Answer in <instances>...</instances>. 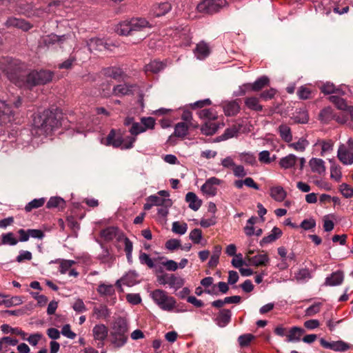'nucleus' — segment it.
<instances>
[{
    "mask_svg": "<svg viewBox=\"0 0 353 353\" xmlns=\"http://www.w3.org/2000/svg\"><path fill=\"white\" fill-rule=\"evenodd\" d=\"M53 76V72L46 70H32L26 76L22 75L18 70L8 71V77L10 81L17 86H26L29 88L48 83L52 81Z\"/></svg>",
    "mask_w": 353,
    "mask_h": 353,
    "instance_id": "1",
    "label": "nucleus"
},
{
    "mask_svg": "<svg viewBox=\"0 0 353 353\" xmlns=\"http://www.w3.org/2000/svg\"><path fill=\"white\" fill-rule=\"evenodd\" d=\"M65 123L66 120L63 118L61 110L58 108L46 110L34 119V125L46 134L65 125Z\"/></svg>",
    "mask_w": 353,
    "mask_h": 353,
    "instance_id": "2",
    "label": "nucleus"
},
{
    "mask_svg": "<svg viewBox=\"0 0 353 353\" xmlns=\"http://www.w3.org/2000/svg\"><path fill=\"white\" fill-rule=\"evenodd\" d=\"M129 327L127 320L121 316L116 318L110 325V341L115 348L125 345L128 339Z\"/></svg>",
    "mask_w": 353,
    "mask_h": 353,
    "instance_id": "3",
    "label": "nucleus"
},
{
    "mask_svg": "<svg viewBox=\"0 0 353 353\" xmlns=\"http://www.w3.org/2000/svg\"><path fill=\"white\" fill-rule=\"evenodd\" d=\"M150 296L162 310L171 312L176 306L175 299L168 296V293L161 289H157L151 292Z\"/></svg>",
    "mask_w": 353,
    "mask_h": 353,
    "instance_id": "4",
    "label": "nucleus"
},
{
    "mask_svg": "<svg viewBox=\"0 0 353 353\" xmlns=\"http://www.w3.org/2000/svg\"><path fill=\"white\" fill-rule=\"evenodd\" d=\"M149 23L143 18L132 19L130 21H123L117 27V32L120 35H132L134 32L140 31L148 26Z\"/></svg>",
    "mask_w": 353,
    "mask_h": 353,
    "instance_id": "5",
    "label": "nucleus"
},
{
    "mask_svg": "<svg viewBox=\"0 0 353 353\" xmlns=\"http://www.w3.org/2000/svg\"><path fill=\"white\" fill-rule=\"evenodd\" d=\"M227 4L226 0H203L198 4L197 9L201 13L213 14Z\"/></svg>",
    "mask_w": 353,
    "mask_h": 353,
    "instance_id": "6",
    "label": "nucleus"
},
{
    "mask_svg": "<svg viewBox=\"0 0 353 353\" xmlns=\"http://www.w3.org/2000/svg\"><path fill=\"white\" fill-rule=\"evenodd\" d=\"M157 281L161 285L168 284L170 287L177 289L181 288L184 284L183 279L181 277L167 273L157 275Z\"/></svg>",
    "mask_w": 353,
    "mask_h": 353,
    "instance_id": "7",
    "label": "nucleus"
},
{
    "mask_svg": "<svg viewBox=\"0 0 353 353\" xmlns=\"http://www.w3.org/2000/svg\"><path fill=\"white\" fill-rule=\"evenodd\" d=\"M319 342L323 348L331 350L335 352H344L351 347L350 344L341 340L336 341H327L325 339L321 338Z\"/></svg>",
    "mask_w": 353,
    "mask_h": 353,
    "instance_id": "8",
    "label": "nucleus"
},
{
    "mask_svg": "<svg viewBox=\"0 0 353 353\" xmlns=\"http://www.w3.org/2000/svg\"><path fill=\"white\" fill-rule=\"evenodd\" d=\"M138 90L137 84L123 83L113 86L114 96L119 97L134 94Z\"/></svg>",
    "mask_w": 353,
    "mask_h": 353,
    "instance_id": "9",
    "label": "nucleus"
},
{
    "mask_svg": "<svg viewBox=\"0 0 353 353\" xmlns=\"http://www.w3.org/2000/svg\"><path fill=\"white\" fill-rule=\"evenodd\" d=\"M221 183V180L216 177H211L206 180L205 183L201 186V191L203 194L210 196H214L217 192V186Z\"/></svg>",
    "mask_w": 353,
    "mask_h": 353,
    "instance_id": "10",
    "label": "nucleus"
},
{
    "mask_svg": "<svg viewBox=\"0 0 353 353\" xmlns=\"http://www.w3.org/2000/svg\"><path fill=\"white\" fill-rule=\"evenodd\" d=\"M14 120V112L11 107L5 101L0 100V125Z\"/></svg>",
    "mask_w": 353,
    "mask_h": 353,
    "instance_id": "11",
    "label": "nucleus"
},
{
    "mask_svg": "<svg viewBox=\"0 0 353 353\" xmlns=\"http://www.w3.org/2000/svg\"><path fill=\"white\" fill-rule=\"evenodd\" d=\"M337 157L345 165L353 163V152L347 150L343 144L339 148Z\"/></svg>",
    "mask_w": 353,
    "mask_h": 353,
    "instance_id": "12",
    "label": "nucleus"
},
{
    "mask_svg": "<svg viewBox=\"0 0 353 353\" xmlns=\"http://www.w3.org/2000/svg\"><path fill=\"white\" fill-rule=\"evenodd\" d=\"M6 26L8 28L15 27L26 31L29 30L32 28V26L26 20L15 17L8 19L6 22Z\"/></svg>",
    "mask_w": 353,
    "mask_h": 353,
    "instance_id": "13",
    "label": "nucleus"
},
{
    "mask_svg": "<svg viewBox=\"0 0 353 353\" xmlns=\"http://www.w3.org/2000/svg\"><path fill=\"white\" fill-rule=\"evenodd\" d=\"M232 313L228 309H221L219 312L215 321L219 327H225L231 321Z\"/></svg>",
    "mask_w": 353,
    "mask_h": 353,
    "instance_id": "14",
    "label": "nucleus"
},
{
    "mask_svg": "<svg viewBox=\"0 0 353 353\" xmlns=\"http://www.w3.org/2000/svg\"><path fill=\"white\" fill-rule=\"evenodd\" d=\"M89 50L92 51H104L108 49V44L103 41L102 39L99 38H92L90 39L87 43Z\"/></svg>",
    "mask_w": 353,
    "mask_h": 353,
    "instance_id": "15",
    "label": "nucleus"
},
{
    "mask_svg": "<svg viewBox=\"0 0 353 353\" xmlns=\"http://www.w3.org/2000/svg\"><path fill=\"white\" fill-rule=\"evenodd\" d=\"M245 259L249 262V264L256 267L266 266L270 261L267 254H259L254 256H246Z\"/></svg>",
    "mask_w": 353,
    "mask_h": 353,
    "instance_id": "16",
    "label": "nucleus"
},
{
    "mask_svg": "<svg viewBox=\"0 0 353 353\" xmlns=\"http://www.w3.org/2000/svg\"><path fill=\"white\" fill-rule=\"evenodd\" d=\"M108 334V329L104 324H97L92 329V335L95 340L103 342Z\"/></svg>",
    "mask_w": 353,
    "mask_h": 353,
    "instance_id": "17",
    "label": "nucleus"
},
{
    "mask_svg": "<svg viewBox=\"0 0 353 353\" xmlns=\"http://www.w3.org/2000/svg\"><path fill=\"white\" fill-rule=\"evenodd\" d=\"M194 52L197 59L202 60L208 57L211 51L207 43L201 41L196 45Z\"/></svg>",
    "mask_w": 353,
    "mask_h": 353,
    "instance_id": "18",
    "label": "nucleus"
},
{
    "mask_svg": "<svg viewBox=\"0 0 353 353\" xmlns=\"http://www.w3.org/2000/svg\"><path fill=\"white\" fill-rule=\"evenodd\" d=\"M65 39V35L60 37L54 34H51L43 37L40 41V44L49 48L57 43H62Z\"/></svg>",
    "mask_w": 353,
    "mask_h": 353,
    "instance_id": "19",
    "label": "nucleus"
},
{
    "mask_svg": "<svg viewBox=\"0 0 353 353\" xmlns=\"http://www.w3.org/2000/svg\"><path fill=\"white\" fill-rule=\"evenodd\" d=\"M171 4L168 2L157 3L153 5L152 12L155 17H161L171 10Z\"/></svg>",
    "mask_w": 353,
    "mask_h": 353,
    "instance_id": "20",
    "label": "nucleus"
},
{
    "mask_svg": "<svg viewBox=\"0 0 353 353\" xmlns=\"http://www.w3.org/2000/svg\"><path fill=\"white\" fill-rule=\"evenodd\" d=\"M309 165L313 172L319 174H323L325 172V162L321 159L312 158L309 161Z\"/></svg>",
    "mask_w": 353,
    "mask_h": 353,
    "instance_id": "21",
    "label": "nucleus"
},
{
    "mask_svg": "<svg viewBox=\"0 0 353 353\" xmlns=\"http://www.w3.org/2000/svg\"><path fill=\"white\" fill-rule=\"evenodd\" d=\"M305 333V330L294 326L289 331L285 341L287 342L299 341L301 336Z\"/></svg>",
    "mask_w": 353,
    "mask_h": 353,
    "instance_id": "22",
    "label": "nucleus"
},
{
    "mask_svg": "<svg viewBox=\"0 0 353 353\" xmlns=\"http://www.w3.org/2000/svg\"><path fill=\"white\" fill-rule=\"evenodd\" d=\"M282 235V231L277 227H274L272 233L263 237L260 241V245L263 247L265 245L271 243L278 239Z\"/></svg>",
    "mask_w": 353,
    "mask_h": 353,
    "instance_id": "23",
    "label": "nucleus"
},
{
    "mask_svg": "<svg viewBox=\"0 0 353 353\" xmlns=\"http://www.w3.org/2000/svg\"><path fill=\"white\" fill-rule=\"evenodd\" d=\"M103 74L107 77L119 80L124 75V72L120 68L117 67H108L103 70Z\"/></svg>",
    "mask_w": 353,
    "mask_h": 353,
    "instance_id": "24",
    "label": "nucleus"
},
{
    "mask_svg": "<svg viewBox=\"0 0 353 353\" xmlns=\"http://www.w3.org/2000/svg\"><path fill=\"white\" fill-rule=\"evenodd\" d=\"M123 144V139L120 135H117L116 131L112 130L106 138V145L119 148Z\"/></svg>",
    "mask_w": 353,
    "mask_h": 353,
    "instance_id": "25",
    "label": "nucleus"
},
{
    "mask_svg": "<svg viewBox=\"0 0 353 353\" xmlns=\"http://www.w3.org/2000/svg\"><path fill=\"white\" fill-rule=\"evenodd\" d=\"M329 99L338 109L345 111L350 115V109L353 106L348 105L345 99L335 95L330 96Z\"/></svg>",
    "mask_w": 353,
    "mask_h": 353,
    "instance_id": "26",
    "label": "nucleus"
},
{
    "mask_svg": "<svg viewBox=\"0 0 353 353\" xmlns=\"http://www.w3.org/2000/svg\"><path fill=\"white\" fill-rule=\"evenodd\" d=\"M291 119L296 123H306L309 120L307 111L304 108L297 109Z\"/></svg>",
    "mask_w": 353,
    "mask_h": 353,
    "instance_id": "27",
    "label": "nucleus"
},
{
    "mask_svg": "<svg viewBox=\"0 0 353 353\" xmlns=\"http://www.w3.org/2000/svg\"><path fill=\"white\" fill-rule=\"evenodd\" d=\"M185 201L189 203V208L194 211L198 210L201 205V201L192 192L187 193L185 195Z\"/></svg>",
    "mask_w": 353,
    "mask_h": 353,
    "instance_id": "28",
    "label": "nucleus"
},
{
    "mask_svg": "<svg viewBox=\"0 0 353 353\" xmlns=\"http://www.w3.org/2000/svg\"><path fill=\"white\" fill-rule=\"evenodd\" d=\"M270 84V79L266 76H262L257 79L252 85H248L252 89L253 92H259L263 90L264 88L268 86Z\"/></svg>",
    "mask_w": 353,
    "mask_h": 353,
    "instance_id": "29",
    "label": "nucleus"
},
{
    "mask_svg": "<svg viewBox=\"0 0 353 353\" xmlns=\"http://www.w3.org/2000/svg\"><path fill=\"white\" fill-rule=\"evenodd\" d=\"M223 110L225 112V114L228 117H232L234 116L240 110V105L239 103L236 101H232L230 102L227 103L224 107Z\"/></svg>",
    "mask_w": 353,
    "mask_h": 353,
    "instance_id": "30",
    "label": "nucleus"
},
{
    "mask_svg": "<svg viewBox=\"0 0 353 353\" xmlns=\"http://www.w3.org/2000/svg\"><path fill=\"white\" fill-rule=\"evenodd\" d=\"M343 281V274L341 271L333 272L330 276L326 278L325 284L334 286L342 283Z\"/></svg>",
    "mask_w": 353,
    "mask_h": 353,
    "instance_id": "31",
    "label": "nucleus"
},
{
    "mask_svg": "<svg viewBox=\"0 0 353 353\" xmlns=\"http://www.w3.org/2000/svg\"><path fill=\"white\" fill-rule=\"evenodd\" d=\"M270 196L276 201H283L286 196L287 193L281 186H275L270 188Z\"/></svg>",
    "mask_w": 353,
    "mask_h": 353,
    "instance_id": "32",
    "label": "nucleus"
},
{
    "mask_svg": "<svg viewBox=\"0 0 353 353\" xmlns=\"http://www.w3.org/2000/svg\"><path fill=\"white\" fill-rule=\"evenodd\" d=\"M245 105L251 110L261 112L263 105L259 103V99L256 97H250L245 99Z\"/></svg>",
    "mask_w": 353,
    "mask_h": 353,
    "instance_id": "33",
    "label": "nucleus"
},
{
    "mask_svg": "<svg viewBox=\"0 0 353 353\" xmlns=\"http://www.w3.org/2000/svg\"><path fill=\"white\" fill-rule=\"evenodd\" d=\"M219 128L216 123L213 121H206L201 128V132L207 136H210L216 133Z\"/></svg>",
    "mask_w": 353,
    "mask_h": 353,
    "instance_id": "34",
    "label": "nucleus"
},
{
    "mask_svg": "<svg viewBox=\"0 0 353 353\" xmlns=\"http://www.w3.org/2000/svg\"><path fill=\"white\" fill-rule=\"evenodd\" d=\"M278 131L281 138L285 142L290 143L292 141V134L288 125L285 124L280 125L278 128Z\"/></svg>",
    "mask_w": 353,
    "mask_h": 353,
    "instance_id": "35",
    "label": "nucleus"
},
{
    "mask_svg": "<svg viewBox=\"0 0 353 353\" xmlns=\"http://www.w3.org/2000/svg\"><path fill=\"white\" fill-rule=\"evenodd\" d=\"M298 160V158L296 156H295L293 154H290L288 156L283 157L279 161V165L284 169H289L292 168L296 161Z\"/></svg>",
    "mask_w": 353,
    "mask_h": 353,
    "instance_id": "36",
    "label": "nucleus"
},
{
    "mask_svg": "<svg viewBox=\"0 0 353 353\" xmlns=\"http://www.w3.org/2000/svg\"><path fill=\"white\" fill-rule=\"evenodd\" d=\"M65 201L59 196L51 197L46 204V208L48 209L59 208L63 210L65 208Z\"/></svg>",
    "mask_w": 353,
    "mask_h": 353,
    "instance_id": "37",
    "label": "nucleus"
},
{
    "mask_svg": "<svg viewBox=\"0 0 353 353\" xmlns=\"http://www.w3.org/2000/svg\"><path fill=\"white\" fill-rule=\"evenodd\" d=\"M148 200L154 205L170 207L172 205V201L170 199L159 197L156 195L149 196Z\"/></svg>",
    "mask_w": 353,
    "mask_h": 353,
    "instance_id": "38",
    "label": "nucleus"
},
{
    "mask_svg": "<svg viewBox=\"0 0 353 353\" xmlns=\"http://www.w3.org/2000/svg\"><path fill=\"white\" fill-rule=\"evenodd\" d=\"M188 125L185 122H179L174 128V136L183 138L188 134Z\"/></svg>",
    "mask_w": 353,
    "mask_h": 353,
    "instance_id": "39",
    "label": "nucleus"
},
{
    "mask_svg": "<svg viewBox=\"0 0 353 353\" xmlns=\"http://www.w3.org/2000/svg\"><path fill=\"white\" fill-rule=\"evenodd\" d=\"M164 67L165 65L162 62L154 60L145 65V72L158 73Z\"/></svg>",
    "mask_w": 353,
    "mask_h": 353,
    "instance_id": "40",
    "label": "nucleus"
},
{
    "mask_svg": "<svg viewBox=\"0 0 353 353\" xmlns=\"http://www.w3.org/2000/svg\"><path fill=\"white\" fill-rule=\"evenodd\" d=\"M221 252V245H215L214 247L213 254L210 257V259L208 262V265L210 268H215L219 263V256Z\"/></svg>",
    "mask_w": 353,
    "mask_h": 353,
    "instance_id": "41",
    "label": "nucleus"
},
{
    "mask_svg": "<svg viewBox=\"0 0 353 353\" xmlns=\"http://www.w3.org/2000/svg\"><path fill=\"white\" fill-rule=\"evenodd\" d=\"M117 234V228L114 227H108L103 230L101 232V236L105 241L113 240Z\"/></svg>",
    "mask_w": 353,
    "mask_h": 353,
    "instance_id": "42",
    "label": "nucleus"
},
{
    "mask_svg": "<svg viewBox=\"0 0 353 353\" xmlns=\"http://www.w3.org/2000/svg\"><path fill=\"white\" fill-rule=\"evenodd\" d=\"M188 230V224L185 222L174 221L172 225V231L180 235L184 234Z\"/></svg>",
    "mask_w": 353,
    "mask_h": 353,
    "instance_id": "43",
    "label": "nucleus"
},
{
    "mask_svg": "<svg viewBox=\"0 0 353 353\" xmlns=\"http://www.w3.org/2000/svg\"><path fill=\"white\" fill-rule=\"evenodd\" d=\"M17 243L18 240L14 237V235L12 232L6 233L1 235V243H0V245H15L17 244Z\"/></svg>",
    "mask_w": 353,
    "mask_h": 353,
    "instance_id": "44",
    "label": "nucleus"
},
{
    "mask_svg": "<svg viewBox=\"0 0 353 353\" xmlns=\"http://www.w3.org/2000/svg\"><path fill=\"white\" fill-rule=\"evenodd\" d=\"M6 297H3V299L0 301V304L4 305L7 307H10L12 305H17L22 303L21 299L19 296H12L10 299H6Z\"/></svg>",
    "mask_w": 353,
    "mask_h": 353,
    "instance_id": "45",
    "label": "nucleus"
},
{
    "mask_svg": "<svg viewBox=\"0 0 353 353\" xmlns=\"http://www.w3.org/2000/svg\"><path fill=\"white\" fill-rule=\"evenodd\" d=\"M44 198L34 199L26 205L25 210L26 212H30L33 209H36L42 206L44 204Z\"/></svg>",
    "mask_w": 353,
    "mask_h": 353,
    "instance_id": "46",
    "label": "nucleus"
},
{
    "mask_svg": "<svg viewBox=\"0 0 353 353\" xmlns=\"http://www.w3.org/2000/svg\"><path fill=\"white\" fill-rule=\"evenodd\" d=\"M56 263H59V272L61 274H65L67 271L74 264L72 260L58 259Z\"/></svg>",
    "mask_w": 353,
    "mask_h": 353,
    "instance_id": "47",
    "label": "nucleus"
},
{
    "mask_svg": "<svg viewBox=\"0 0 353 353\" xmlns=\"http://www.w3.org/2000/svg\"><path fill=\"white\" fill-rule=\"evenodd\" d=\"M254 338L252 334H245L239 336L238 342L241 347H248Z\"/></svg>",
    "mask_w": 353,
    "mask_h": 353,
    "instance_id": "48",
    "label": "nucleus"
},
{
    "mask_svg": "<svg viewBox=\"0 0 353 353\" xmlns=\"http://www.w3.org/2000/svg\"><path fill=\"white\" fill-rule=\"evenodd\" d=\"M307 145L308 142L306 139H300L296 143H290L288 146L296 151L303 152Z\"/></svg>",
    "mask_w": 353,
    "mask_h": 353,
    "instance_id": "49",
    "label": "nucleus"
},
{
    "mask_svg": "<svg viewBox=\"0 0 353 353\" xmlns=\"http://www.w3.org/2000/svg\"><path fill=\"white\" fill-rule=\"evenodd\" d=\"M101 94L103 97H110L112 95H114L113 87L112 88V85L110 82L103 83L101 85Z\"/></svg>",
    "mask_w": 353,
    "mask_h": 353,
    "instance_id": "50",
    "label": "nucleus"
},
{
    "mask_svg": "<svg viewBox=\"0 0 353 353\" xmlns=\"http://www.w3.org/2000/svg\"><path fill=\"white\" fill-rule=\"evenodd\" d=\"M76 61H77L76 57L74 55H73L72 54H71L70 55V57L66 60H65L63 62H62L61 63H59L57 65V68L59 69H66V70L71 69L73 65V63Z\"/></svg>",
    "mask_w": 353,
    "mask_h": 353,
    "instance_id": "51",
    "label": "nucleus"
},
{
    "mask_svg": "<svg viewBox=\"0 0 353 353\" xmlns=\"http://www.w3.org/2000/svg\"><path fill=\"white\" fill-rule=\"evenodd\" d=\"M97 292L101 295H112L114 294V288L112 285L101 284L97 288Z\"/></svg>",
    "mask_w": 353,
    "mask_h": 353,
    "instance_id": "52",
    "label": "nucleus"
},
{
    "mask_svg": "<svg viewBox=\"0 0 353 353\" xmlns=\"http://www.w3.org/2000/svg\"><path fill=\"white\" fill-rule=\"evenodd\" d=\"M139 261L141 264L146 265L149 268H153L155 266L154 260L145 252H141L139 254Z\"/></svg>",
    "mask_w": 353,
    "mask_h": 353,
    "instance_id": "53",
    "label": "nucleus"
},
{
    "mask_svg": "<svg viewBox=\"0 0 353 353\" xmlns=\"http://www.w3.org/2000/svg\"><path fill=\"white\" fill-rule=\"evenodd\" d=\"M339 191L343 196L347 199L352 198L353 196V188L347 183H342L340 185Z\"/></svg>",
    "mask_w": 353,
    "mask_h": 353,
    "instance_id": "54",
    "label": "nucleus"
},
{
    "mask_svg": "<svg viewBox=\"0 0 353 353\" xmlns=\"http://www.w3.org/2000/svg\"><path fill=\"white\" fill-rule=\"evenodd\" d=\"M295 278L297 281H305L307 279L311 278L310 270L307 268H303L295 274Z\"/></svg>",
    "mask_w": 353,
    "mask_h": 353,
    "instance_id": "55",
    "label": "nucleus"
},
{
    "mask_svg": "<svg viewBox=\"0 0 353 353\" xmlns=\"http://www.w3.org/2000/svg\"><path fill=\"white\" fill-rule=\"evenodd\" d=\"M321 91L325 94H330L332 93H338V89L335 88L332 83L327 82L320 87Z\"/></svg>",
    "mask_w": 353,
    "mask_h": 353,
    "instance_id": "56",
    "label": "nucleus"
},
{
    "mask_svg": "<svg viewBox=\"0 0 353 353\" xmlns=\"http://www.w3.org/2000/svg\"><path fill=\"white\" fill-rule=\"evenodd\" d=\"M321 145V156H323L325 153L330 152L333 150L334 143L332 140H322L319 141Z\"/></svg>",
    "mask_w": 353,
    "mask_h": 353,
    "instance_id": "57",
    "label": "nucleus"
},
{
    "mask_svg": "<svg viewBox=\"0 0 353 353\" xmlns=\"http://www.w3.org/2000/svg\"><path fill=\"white\" fill-rule=\"evenodd\" d=\"M93 313L97 316L98 319L101 318H106L109 316V312L105 306H101L100 307H94Z\"/></svg>",
    "mask_w": 353,
    "mask_h": 353,
    "instance_id": "58",
    "label": "nucleus"
},
{
    "mask_svg": "<svg viewBox=\"0 0 353 353\" xmlns=\"http://www.w3.org/2000/svg\"><path fill=\"white\" fill-rule=\"evenodd\" d=\"M332 117V110L331 108L327 107L323 108L319 113V117L321 121L327 122Z\"/></svg>",
    "mask_w": 353,
    "mask_h": 353,
    "instance_id": "59",
    "label": "nucleus"
},
{
    "mask_svg": "<svg viewBox=\"0 0 353 353\" xmlns=\"http://www.w3.org/2000/svg\"><path fill=\"white\" fill-rule=\"evenodd\" d=\"M202 238V231L201 229L195 228L191 231L190 234V239L194 243L198 244L200 243Z\"/></svg>",
    "mask_w": 353,
    "mask_h": 353,
    "instance_id": "60",
    "label": "nucleus"
},
{
    "mask_svg": "<svg viewBox=\"0 0 353 353\" xmlns=\"http://www.w3.org/2000/svg\"><path fill=\"white\" fill-rule=\"evenodd\" d=\"M165 247L166 249L173 251L181 247L180 240L171 239L166 241Z\"/></svg>",
    "mask_w": 353,
    "mask_h": 353,
    "instance_id": "61",
    "label": "nucleus"
},
{
    "mask_svg": "<svg viewBox=\"0 0 353 353\" xmlns=\"http://www.w3.org/2000/svg\"><path fill=\"white\" fill-rule=\"evenodd\" d=\"M129 131L131 133V134H132L134 136H137L139 134L145 132V127H143V125L141 123H139L135 121L134 123H133V125L131 126Z\"/></svg>",
    "mask_w": 353,
    "mask_h": 353,
    "instance_id": "62",
    "label": "nucleus"
},
{
    "mask_svg": "<svg viewBox=\"0 0 353 353\" xmlns=\"http://www.w3.org/2000/svg\"><path fill=\"white\" fill-rule=\"evenodd\" d=\"M239 128L236 126H233L232 128H227L224 133L222 134L223 139H228L230 138L234 137L236 136L239 133Z\"/></svg>",
    "mask_w": 353,
    "mask_h": 353,
    "instance_id": "63",
    "label": "nucleus"
},
{
    "mask_svg": "<svg viewBox=\"0 0 353 353\" xmlns=\"http://www.w3.org/2000/svg\"><path fill=\"white\" fill-rule=\"evenodd\" d=\"M321 303H315L309 307H307L305 310V315L308 316H312L318 312H320Z\"/></svg>",
    "mask_w": 353,
    "mask_h": 353,
    "instance_id": "64",
    "label": "nucleus"
}]
</instances>
